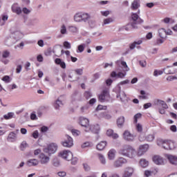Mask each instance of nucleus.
<instances>
[{
	"mask_svg": "<svg viewBox=\"0 0 177 177\" xmlns=\"http://www.w3.org/2000/svg\"><path fill=\"white\" fill-rule=\"evenodd\" d=\"M119 154H121V156H124V157H128L129 158H135L138 152L131 145H124L119 150Z\"/></svg>",
	"mask_w": 177,
	"mask_h": 177,
	"instance_id": "f257e3e1",
	"label": "nucleus"
},
{
	"mask_svg": "<svg viewBox=\"0 0 177 177\" xmlns=\"http://www.w3.org/2000/svg\"><path fill=\"white\" fill-rule=\"evenodd\" d=\"M139 15H140V10H138L137 13L131 14V20L132 22L127 25V27H131V28L136 29L138 28V24H142L143 23V19L139 17Z\"/></svg>",
	"mask_w": 177,
	"mask_h": 177,
	"instance_id": "f03ea898",
	"label": "nucleus"
},
{
	"mask_svg": "<svg viewBox=\"0 0 177 177\" xmlns=\"http://www.w3.org/2000/svg\"><path fill=\"white\" fill-rule=\"evenodd\" d=\"M157 145L165 149V150H174L175 149V143L171 140L158 138L157 140Z\"/></svg>",
	"mask_w": 177,
	"mask_h": 177,
	"instance_id": "7ed1b4c3",
	"label": "nucleus"
},
{
	"mask_svg": "<svg viewBox=\"0 0 177 177\" xmlns=\"http://www.w3.org/2000/svg\"><path fill=\"white\" fill-rule=\"evenodd\" d=\"M64 141L62 142V146L64 147H73L74 146V140H73V138L68 135H65Z\"/></svg>",
	"mask_w": 177,
	"mask_h": 177,
	"instance_id": "20e7f679",
	"label": "nucleus"
},
{
	"mask_svg": "<svg viewBox=\"0 0 177 177\" xmlns=\"http://www.w3.org/2000/svg\"><path fill=\"white\" fill-rule=\"evenodd\" d=\"M116 71H118V73L115 71H112L111 73V78H125V76L127 75V72L125 71H121L120 70V68H116Z\"/></svg>",
	"mask_w": 177,
	"mask_h": 177,
	"instance_id": "39448f33",
	"label": "nucleus"
},
{
	"mask_svg": "<svg viewBox=\"0 0 177 177\" xmlns=\"http://www.w3.org/2000/svg\"><path fill=\"white\" fill-rule=\"evenodd\" d=\"M57 150V145L55 143L50 144L47 147L44 149V151L50 156V154H55Z\"/></svg>",
	"mask_w": 177,
	"mask_h": 177,
	"instance_id": "423d86ee",
	"label": "nucleus"
},
{
	"mask_svg": "<svg viewBox=\"0 0 177 177\" xmlns=\"http://www.w3.org/2000/svg\"><path fill=\"white\" fill-rule=\"evenodd\" d=\"M80 124L81 127L84 128V131L85 132H88V129H89V127L91 124H89V119L84 118V117H80Z\"/></svg>",
	"mask_w": 177,
	"mask_h": 177,
	"instance_id": "0eeeda50",
	"label": "nucleus"
},
{
	"mask_svg": "<svg viewBox=\"0 0 177 177\" xmlns=\"http://www.w3.org/2000/svg\"><path fill=\"white\" fill-rule=\"evenodd\" d=\"M127 162H128V160L121 157L113 162V167L114 168H121V167H122L124 164H127Z\"/></svg>",
	"mask_w": 177,
	"mask_h": 177,
	"instance_id": "6e6552de",
	"label": "nucleus"
},
{
	"mask_svg": "<svg viewBox=\"0 0 177 177\" xmlns=\"http://www.w3.org/2000/svg\"><path fill=\"white\" fill-rule=\"evenodd\" d=\"M59 156L66 161H71V158H73V153L67 150L61 151Z\"/></svg>",
	"mask_w": 177,
	"mask_h": 177,
	"instance_id": "1a4fd4ad",
	"label": "nucleus"
},
{
	"mask_svg": "<svg viewBox=\"0 0 177 177\" xmlns=\"http://www.w3.org/2000/svg\"><path fill=\"white\" fill-rule=\"evenodd\" d=\"M123 138L127 142H133L135 140V136L133 134L131 133L129 131L126 130L123 133Z\"/></svg>",
	"mask_w": 177,
	"mask_h": 177,
	"instance_id": "9d476101",
	"label": "nucleus"
},
{
	"mask_svg": "<svg viewBox=\"0 0 177 177\" xmlns=\"http://www.w3.org/2000/svg\"><path fill=\"white\" fill-rule=\"evenodd\" d=\"M39 158L40 163L42 164L43 165H47V164L50 160V158L45 155V153H40V155L39 156Z\"/></svg>",
	"mask_w": 177,
	"mask_h": 177,
	"instance_id": "9b49d317",
	"label": "nucleus"
},
{
	"mask_svg": "<svg viewBox=\"0 0 177 177\" xmlns=\"http://www.w3.org/2000/svg\"><path fill=\"white\" fill-rule=\"evenodd\" d=\"M133 172H135V169L132 167H127L124 169V173L122 177H132L133 175Z\"/></svg>",
	"mask_w": 177,
	"mask_h": 177,
	"instance_id": "f8f14e48",
	"label": "nucleus"
},
{
	"mask_svg": "<svg viewBox=\"0 0 177 177\" xmlns=\"http://www.w3.org/2000/svg\"><path fill=\"white\" fill-rule=\"evenodd\" d=\"M147 150H149V145H140L137 154L139 157H140V156H143V154H145Z\"/></svg>",
	"mask_w": 177,
	"mask_h": 177,
	"instance_id": "ddd939ff",
	"label": "nucleus"
},
{
	"mask_svg": "<svg viewBox=\"0 0 177 177\" xmlns=\"http://www.w3.org/2000/svg\"><path fill=\"white\" fill-rule=\"evenodd\" d=\"M99 131H100L99 124L90 125L88 129V132H92L93 133H99Z\"/></svg>",
	"mask_w": 177,
	"mask_h": 177,
	"instance_id": "4468645a",
	"label": "nucleus"
},
{
	"mask_svg": "<svg viewBox=\"0 0 177 177\" xmlns=\"http://www.w3.org/2000/svg\"><path fill=\"white\" fill-rule=\"evenodd\" d=\"M17 133H19V129L17 130L16 133L12 131L9 133L7 140L8 142H16V139L17 138Z\"/></svg>",
	"mask_w": 177,
	"mask_h": 177,
	"instance_id": "2eb2a0df",
	"label": "nucleus"
},
{
	"mask_svg": "<svg viewBox=\"0 0 177 177\" xmlns=\"http://www.w3.org/2000/svg\"><path fill=\"white\" fill-rule=\"evenodd\" d=\"M166 157L167 160L169 161L170 164H172V165H177V156L167 154L166 155Z\"/></svg>",
	"mask_w": 177,
	"mask_h": 177,
	"instance_id": "dca6fc26",
	"label": "nucleus"
},
{
	"mask_svg": "<svg viewBox=\"0 0 177 177\" xmlns=\"http://www.w3.org/2000/svg\"><path fill=\"white\" fill-rule=\"evenodd\" d=\"M153 161L156 164V165H162V164H164V159L160 156H153Z\"/></svg>",
	"mask_w": 177,
	"mask_h": 177,
	"instance_id": "f3484780",
	"label": "nucleus"
},
{
	"mask_svg": "<svg viewBox=\"0 0 177 177\" xmlns=\"http://www.w3.org/2000/svg\"><path fill=\"white\" fill-rule=\"evenodd\" d=\"M11 9L13 13H16L17 15H21V8L19 6V4L14 3L12 6Z\"/></svg>",
	"mask_w": 177,
	"mask_h": 177,
	"instance_id": "a211bd4d",
	"label": "nucleus"
},
{
	"mask_svg": "<svg viewBox=\"0 0 177 177\" xmlns=\"http://www.w3.org/2000/svg\"><path fill=\"white\" fill-rule=\"evenodd\" d=\"M154 104L155 106H161L162 109H168V105L167 104L166 102H165L164 100H156L154 101Z\"/></svg>",
	"mask_w": 177,
	"mask_h": 177,
	"instance_id": "6ab92c4d",
	"label": "nucleus"
},
{
	"mask_svg": "<svg viewBox=\"0 0 177 177\" xmlns=\"http://www.w3.org/2000/svg\"><path fill=\"white\" fill-rule=\"evenodd\" d=\"M39 164V161L37 159H29L26 162L28 167H37Z\"/></svg>",
	"mask_w": 177,
	"mask_h": 177,
	"instance_id": "aec40b11",
	"label": "nucleus"
},
{
	"mask_svg": "<svg viewBox=\"0 0 177 177\" xmlns=\"http://www.w3.org/2000/svg\"><path fill=\"white\" fill-rule=\"evenodd\" d=\"M14 44H16V41L13 37H7L5 40V45L7 46H12Z\"/></svg>",
	"mask_w": 177,
	"mask_h": 177,
	"instance_id": "412c9836",
	"label": "nucleus"
},
{
	"mask_svg": "<svg viewBox=\"0 0 177 177\" xmlns=\"http://www.w3.org/2000/svg\"><path fill=\"white\" fill-rule=\"evenodd\" d=\"M62 97H63V96H60L55 101V102L54 104V107H55V110H59V109H60V107H62V106H63V102H62Z\"/></svg>",
	"mask_w": 177,
	"mask_h": 177,
	"instance_id": "4be33fe9",
	"label": "nucleus"
},
{
	"mask_svg": "<svg viewBox=\"0 0 177 177\" xmlns=\"http://www.w3.org/2000/svg\"><path fill=\"white\" fill-rule=\"evenodd\" d=\"M119 93L116 95L117 99L120 97L121 102H125V99H127V94H125V92L124 91L121 93V87H119Z\"/></svg>",
	"mask_w": 177,
	"mask_h": 177,
	"instance_id": "5701e85b",
	"label": "nucleus"
},
{
	"mask_svg": "<svg viewBox=\"0 0 177 177\" xmlns=\"http://www.w3.org/2000/svg\"><path fill=\"white\" fill-rule=\"evenodd\" d=\"M140 8V0H134L131 3V8L132 10H136Z\"/></svg>",
	"mask_w": 177,
	"mask_h": 177,
	"instance_id": "b1692460",
	"label": "nucleus"
},
{
	"mask_svg": "<svg viewBox=\"0 0 177 177\" xmlns=\"http://www.w3.org/2000/svg\"><path fill=\"white\" fill-rule=\"evenodd\" d=\"M108 95H109V91H107V90H104L98 97L99 100L101 102H104V100H106V97Z\"/></svg>",
	"mask_w": 177,
	"mask_h": 177,
	"instance_id": "393cba45",
	"label": "nucleus"
},
{
	"mask_svg": "<svg viewBox=\"0 0 177 177\" xmlns=\"http://www.w3.org/2000/svg\"><path fill=\"white\" fill-rule=\"evenodd\" d=\"M106 135L107 136H111L113 139H118V134L115 133H114V131H113V129H108L106 131Z\"/></svg>",
	"mask_w": 177,
	"mask_h": 177,
	"instance_id": "a878e982",
	"label": "nucleus"
},
{
	"mask_svg": "<svg viewBox=\"0 0 177 177\" xmlns=\"http://www.w3.org/2000/svg\"><path fill=\"white\" fill-rule=\"evenodd\" d=\"M91 20V15L84 12L82 14V21L86 23V21H89Z\"/></svg>",
	"mask_w": 177,
	"mask_h": 177,
	"instance_id": "bb28decb",
	"label": "nucleus"
},
{
	"mask_svg": "<svg viewBox=\"0 0 177 177\" xmlns=\"http://www.w3.org/2000/svg\"><path fill=\"white\" fill-rule=\"evenodd\" d=\"M124 122H125V118L124 116L120 117L117 120L118 128H122V127H124Z\"/></svg>",
	"mask_w": 177,
	"mask_h": 177,
	"instance_id": "cd10ccee",
	"label": "nucleus"
},
{
	"mask_svg": "<svg viewBox=\"0 0 177 177\" xmlns=\"http://www.w3.org/2000/svg\"><path fill=\"white\" fill-rule=\"evenodd\" d=\"M55 63L56 64H58L59 66H60V67H62V68H66V63L62 61V59L56 58L55 60Z\"/></svg>",
	"mask_w": 177,
	"mask_h": 177,
	"instance_id": "c85d7f7f",
	"label": "nucleus"
},
{
	"mask_svg": "<svg viewBox=\"0 0 177 177\" xmlns=\"http://www.w3.org/2000/svg\"><path fill=\"white\" fill-rule=\"evenodd\" d=\"M120 63L122 64V67H123V70L124 71H128L129 70V67H128V65L127 64V62H124V61H117L116 62V64L118 66L120 65Z\"/></svg>",
	"mask_w": 177,
	"mask_h": 177,
	"instance_id": "c756f323",
	"label": "nucleus"
},
{
	"mask_svg": "<svg viewBox=\"0 0 177 177\" xmlns=\"http://www.w3.org/2000/svg\"><path fill=\"white\" fill-rule=\"evenodd\" d=\"M24 37V35L20 31H16L14 33V38L16 41H19V39H21Z\"/></svg>",
	"mask_w": 177,
	"mask_h": 177,
	"instance_id": "7c9ffc66",
	"label": "nucleus"
},
{
	"mask_svg": "<svg viewBox=\"0 0 177 177\" xmlns=\"http://www.w3.org/2000/svg\"><path fill=\"white\" fill-rule=\"evenodd\" d=\"M106 145H107V142L106 141H102L101 142L97 145V149L100 151L104 150Z\"/></svg>",
	"mask_w": 177,
	"mask_h": 177,
	"instance_id": "2f4dec72",
	"label": "nucleus"
},
{
	"mask_svg": "<svg viewBox=\"0 0 177 177\" xmlns=\"http://www.w3.org/2000/svg\"><path fill=\"white\" fill-rule=\"evenodd\" d=\"M158 35L160 38H167V30L164 28H160L158 30Z\"/></svg>",
	"mask_w": 177,
	"mask_h": 177,
	"instance_id": "473e14b6",
	"label": "nucleus"
},
{
	"mask_svg": "<svg viewBox=\"0 0 177 177\" xmlns=\"http://www.w3.org/2000/svg\"><path fill=\"white\" fill-rule=\"evenodd\" d=\"M109 160H114L115 158V149H111L108 153Z\"/></svg>",
	"mask_w": 177,
	"mask_h": 177,
	"instance_id": "72a5a7b5",
	"label": "nucleus"
},
{
	"mask_svg": "<svg viewBox=\"0 0 177 177\" xmlns=\"http://www.w3.org/2000/svg\"><path fill=\"white\" fill-rule=\"evenodd\" d=\"M142 44V40H138V41H134L129 45L130 50H133L134 48H136V45H140Z\"/></svg>",
	"mask_w": 177,
	"mask_h": 177,
	"instance_id": "f704fd0d",
	"label": "nucleus"
},
{
	"mask_svg": "<svg viewBox=\"0 0 177 177\" xmlns=\"http://www.w3.org/2000/svg\"><path fill=\"white\" fill-rule=\"evenodd\" d=\"M74 20L77 23H81V21H82V14H80V13L75 14V16H74Z\"/></svg>",
	"mask_w": 177,
	"mask_h": 177,
	"instance_id": "c9c22d12",
	"label": "nucleus"
},
{
	"mask_svg": "<svg viewBox=\"0 0 177 177\" xmlns=\"http://www.w3.org/2000/svg\"><path fill=\"white\" fill-rule=\"evenodd\" d=\"M165 74H175L176 73L175 70L169 69V66H167L166 68H164Z\"/></svg>",
	"mask_w": 177,
	"mask_h": 177,
	"instance_id": "e433bc0d",
	"label": "nucleus"
},
{
	"mask_svg": "<svg viewBox=\"0 0 177 177\" xmlns=\"http://www.w3.org/2000/svg\"><path fill=\"white\" fill-rule=\"evenodd\" d=\"M140 164L142 168H146L149 165V162L145 159H141L140 161Z\"/></svg>",
	"mask_w": 177,
	"mask_h": 177,
	"instance_id": "4c0bfd02",
	"label": "nucleus"
},
{
	"mask_svg": "<svg viewBox=\"0 0 177 177\" xmlns=\"http://www.w3.org/2000/svg\"><path fill=\"white\" fill-rule=\"evenodd\" d=\"M68 78L71 82H74V81H78V80H80V77H75V75H69Z\"/></svg>",
	"mask_w": 177,
	"mask_h": 177,
	"instance_id": "58836bf2",
	"label": "nucleus"
},
{
	"mask_svg": "<svg viewBox=\"0 0 177 177\" xmlns=\"http://www.w3.org/2000/svg\"><path fill=\"white\" fill-rule=\"evenodd\" d=\"M26 147H28V144H27V142L23 141L20 145V149L22 151H24V150H26Z\"/></svg>",
	"mask_w": 177,
	"mask_h": 177,
	"instance_id": "ea45409f",
	"label": "nucleus"
},
{
	"mask_svg": "<svg viewBox=\"0 0 177 177\" xmlns=\"http://www.w3.org/2000/svg\"><path fill=\"white\" fill-rule=\"evenodd\" d=\"M98 158H99L101 164H103V165H106V158H104V156L103 155L99 153Z\"/></svg>",
	"mask_w": 177,
	"mask_h": 177,
	"instance_id": "a19ab883",
	"label": "nucleus"
},
{
	"mask_svg": "<svg viewBox=\"0 0 177 177\" xmlns=\"http://www.w3.org/2000/svg\"><path fill=\"white\" fill-rule=\"evenodd\" d=\"M60 32L62 35L67 34V28H66V25H62L61 26Z\"/></svg>",
	"mask_w": 177,
	"mask_h": 177,
	"instance_id": "79ce46f5",
	"label": "nucleus"
},
{
	"mask_svg": "<svg viewBox=\"0 0 177 177\" xmlns=\"http://www.w3.org/2000/svg\"><path fill=\"white\" fill-rule=\"evenodd\" d=\"M13 115H15V113L10 112L7 115H4L3 117L5 120H10V118H13Z\"/></svg>",
	"mask_w": 177,
	"mask_h": 177,
	"instance_id": "37998d69",
	"label": "nucleus"
},
{
	"mask_svg": "<svg viewBox=\"0 0 177 177\" xmlns=\"http://www.w3.org/2000/svg\"><path fill=\"white\" fill-rule=\"evenodd\" d=\"M88 26H90L91 28H93V27L96 26V21H95V19H89L88 21Z\"/></svg>",
	"mask_w": 177,
	"mask_h": 177,
	"instance_id": "c03bdc74",
	"label": "nucleus"
},
{
	"mask_svg": "<svg viewBox=\"0 0 177 177\" xmlns=\"http://www.w3.org/2000/svg\"><path fill=\"white\" fill-rule=\"evenodd\" d=\"M162 74H164V71H162L155 70L153 71L154 77H158V75H162Z\"/></svg>",
	"mask_w": 177,
	"mask_h": 177,
	"instance_id": "a18cd8bd",
	"label": "nucleus"
},
{
	"mask_svg": "<svg viewBox=\"0 0 177 177\" xmlns=\"http://www.w3.org/2000/svg\"><path fill=\"white\" fill-rule=\"evenodd\" d=\"M140 118H142V113H137L134 115V124L138 123V120H140Z\"/></svg>",
	"mask_w": 177,
	"mask_h": 177,
	"instance_id": "49530a36",
	"label": "nucleus"
},
{
	"mask_svg": "<svg viewBox=\"0 0 177 177\" xmlns=\"http://www.w3.org/2000/svg\"><path fill=\"white\" fill-rule=\"evenodd\" d=\"M154 134H149L147 136L146 139L147 142H153L154 140Z\"/></svg>",
	"mask_w": 177,
	"mask_h": 177,
	"instance_id": "de8ad7c7",
	"label": "nucleus"
},
{
	"mask_svg": "<svg viewBox=\"0 0 177 177\" xmlns=\"http://www.w3.org/2000/svg\"><path fill=\"white\" fill-rule=\"evenodd\" d=\"M74 71L77 75H82L84 74V70L82 68L75 69Z\"/></svg>",
	"mask_w": 177,
	"mask_h": 177,
	"instance_id": "09e8293b",
	"label": "nucleus"
},
{
	"mask_svg": "<svg viewBox=\"0 0 177 177\" xmlns=\"http://www.w3.org/2000/svg\"><path fill=\"white\" fill-rule=\"evenodd\" d=\"M72 134L73 136H80L81 135V131L77 130V129H72L71 130Z\"/></svg>",
	"mask_w": 177,
	"mask_h": 177,
	"instance_id": "8fccbe9b",
	"label": "nucleus"
},
{
	"mask_svg": "<svg viewBox=\"0 0 177 177\" xmlns=\"http://www.w3.org/2000/svg\"><path fill=\"white\" fill-rule=\"evenodd\" d=\"M113 20L112 19V18H106L105 19H104V24L103 26L106 25V24H110V23H113Z\"/></svg>",
	"mask_w": 177,
	"mask_h": 177,
	"instance_id": "3c124183",
	"label": "nucleus"
},
{
	"mask_svg": "<svg viewBox=\"0 0 177 177\" xmlns=\"http://www.w3.org/2000/svg\"><path fill=\"white\" fill-rule=\"evenodd\" d=\"M85 46H86V45L84 44H80V45H79V46H77V50H79V52H80V53H82V51L84 50Z\"/></svg>",
	"mask_w": 177,
	"mask_h": 177,
	"instance_id": "603ef678",
	"label": "nucleus"
},
{
	"mask_svg": "<svg viewBox=\"0 0 177 177\" xmlns=\"http://www.w3.org/2000/svg\"><path fill=\"white\" fill-rule=\"evenodd\" d=\"M9 56H10V53L8 50L3 51L2 53V57L3 59H7V57H8Z\"/></svg>",
	"mask_w": 177,
	"mask_h": 177,
	"instance_id": "864d4df0",
	"label": "nucleus"
},
{
	"mask_svg": "<svg viewBox=\"0 0 177 177\" xmlns=\"http://www.w3.org/2000/svg\"><path fill=\"white\" fill-rule=\"evenodd\" d=\"M69 31H71V32H77L78 28L76 26H69Z\"/></svg>",
	"mask_w": 177,
	"mask_h": 177,
	"instance_id": "5fc2aeb1",
	"label": "nucleus"
},
{
	"mask_svg": "<svg viewBox=\"0 0 177 177\" xmlns=\"http://www.w3.org/2000/svg\"><path fill=\"white\" fill-rule=\"evenodd\" d=\"M40 131L42 133H45L49 131V127H48L46 126H43L41 127Z\"/></svg>",
	"mask_w": 177,
	"mask_h": 177,
	"instance_id": "6e6d98bb",
	"label": "nucleus"
},
{
	"mask_svg": "<svg viewBox=\"0 0 177 177\" xmlns=\"http://www.w3.org/2000/svg\"><path fill=\"white\" fill-rule=\"evenodd\" d=\"M84 97H86V99H91V97H92V93H91L90 91H85Z\"/></svg>",
	"mask_w": 177,
	"mask_h": 177,
	"instance_id": "4d7b16f0",
	"label": "nucleus"
},
{
	"mask_svg": "<svg viewBox=\"0 0 177 177\" xmlns=\"http://www.w3.org/2000/svg\"><path fill=\"white\" fill-rule=\"evenodd\" d=\"M32 136L34 138V139H38V137L39 136V133L38 132V130H35L32 133Z\"/></svg>",
	"mask_w": 177,
	"mask_h": 177,
	"instance_id": "13d9d810",
	"label": "nucleus"
},
{
	"mask_svg": "<svg viewBox=\"0 0 177 177\" xmlns=\"http://www.w3.org/2000/svg\"><path fill=\"white\" fill-rule=\"evenodd\" d=\"M64 46L66 48V49H71V44H70L68 41H64Z\"/></svg>",
	"mask_w": 177,
	"mask_h": 177,
	"instance_id": "bf43d9fd",
	"label": "nucleus"
},
{
	"mask_svg": "<svg viewBox=\"0 0 177 177\" xmlns=\"http://www.w3.org/2000/svg\"><path fill=\"white\" fill-rule=\"evenodd\" d=\"M136 130L138 131V132H142V131H143V127H142V124H136Z\"/></svg>",
	"mask_w": 177,
	"mask_h": 177,
	"instance_id": "052dcab7",
	"label": "nucleus"
},
{
	"mask_svg": "<svg viewBox=\"0 0 177 177\" xmlns=\"http://www.w3.org/2000/svg\"><path fill=\"white\" fill-rule=\"evenodd\" d=\"M21 11H22L23 13H24L25 15H30V13H31V10H30L28 9L27 8H24Z\"/></svg>",
	"mask_w": 177,
	"mask_h": 177,
	"instance_id": "680f3d73",
	"label": "nucleus"
},
{
	"mask_svg": "<svg viewBox=\"0 0 177 177\" xmlns=\"http://www.w3.org/2000/svg\"><path fill=\"white\" fill-rule=\"evenodd\" d=\"M107 106H102V105H98L96 108L97 111H98V110H106Z\"/></svg>",
	"mask_w": 177,
	"mask_h": 177,
	"instance_id": "e2e57ef3",
	"label": "nucleus"
},
{
	"mask_svg": "<svg viewBox=\"0 0 177 177\" xmlns=\"http://www.w3.org/2000/svg\"><path fill=\"white\" fill-rule=\"evenodd\" d=\"M2 80L5 82H10V77L8 75H6L2 78Z\"/></svg>",
	"mask_w": 177,
	"mask_h": 177,
	"instance_id": "0e129e2a",
	"label": "nucleus"
},
{
	"mask_svg": "<svg viewBox=\"0 0 177 177\" xmlns=\"http://www.w3.org/2000/svg\"><path fill=\"white\" fill-rule=\"evenodd\" d=\"M101 15L102 16H104L105 17H107V16L110 15V11L109 10L101 11Z\"/></svg>",
	"mask_w": 177,
	"mask_h": 177,
	"instance_id": "69168bd1",
	"label": "nucleus"
},
{
	"mask_svg": "<svg viewBox=\"0 0 177 177\" xmlns=\"http://www.w3.org/2000/svg\"><path fill=\"white\" fill-rule=\"evenodd\" d=\"M9 91H13V89H17V85L15 84L8 86Z\"/></svg>",
	"mask_w": 177,
	"mask_h": 177,
	"instance_id": "338daca9",
	"label": "nucleus"
},
{
	"mask_svg": "<svg viewBox=\"0 0 177 177\" xmlns=\"http://www.w3.org/2000/svg\"><path fill=\"white\" fill-rule=\"evenodd\" d=\"M174 80H177V77L176 76H169L167 77V81H174Z\"/></svg>",
	"mask_w": 177,
	"mask_h": 177,
	"instance_id": "774afa93",
	"label": "nucleus"
}]
</instances>
